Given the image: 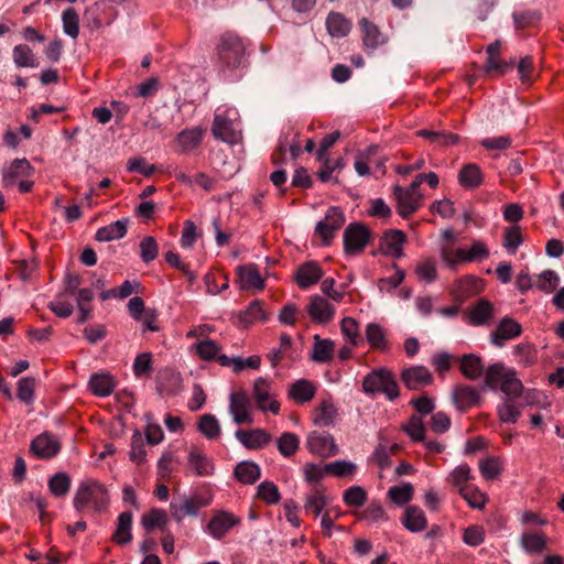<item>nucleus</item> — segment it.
Instances as JSON below:
<instances>
[{"label":"nucleus","instance_id":"1","mask_svg":"<svg viewBox=\"0 0 564 564\" xmlns=\"http://www.w3.org/2000/svg\"><path fill=\"white\" fill-rule=\"evenodd\" d=\"M216 51L217 64L220 70L231 72L241 65L246 47L242 40L236 33L227 31L220 35Z\"/></svg>","mask_w":564,"mask_h":564},{"label":"nucleus","instance_id":"2","mask_svg":"<svg viewBox=\"0 0 564 564\" xmlns=\"http://www.w3.org/2000/svg\"><path fill=\"white\" fill-rule=\"evenodd\" d=\"M109 503L108 490L96 480L82 482L74 496L73 505L78 512L91 508L95 512L105 511Z\"/></svg>","mask_w":564,"mask_h":564},{"label":"nucleus","instance_id":"3","mask_svg":"<svg viewBox=\"0 0 564 564\" xmlns=\"http://www.w3.org/2000/svg\"><path fill=\"white\" fill-rule=\"evenodd\" d=\"M362 391L366 394L382 393L389 400H394L400 395L395 378L387 368L373 369L365 376L362 380Z\"/></svg>","mask_w":564,"mask_h":564},{"label":"nucleus","instance_id":"4","mask_svg":"<svg viewBox=\"0 0 564 564\" xmlns=\"http://www.w3.org/2000/svg\"><path fill=\"white\" fill-rule=\"evenodd\" d=\"M345 221L346 217L340 207L332 206L327 209L325 218L315 226V234L321 238L323 246L332 243L335 232L344 226Z\"/></svg>","mask_w":564,"mask_h":564},{"label":"nucleus","instance_id":"5","mask_svg":"<svg viewBox=\"0 0 564 564\" xmlns=\"http://www.w3.org/2000/svg\"><path fill=\"white\" fill-rule=\"evenodd\" d=\"M369 229L359 223L349 224L344 231V250L354 256L361 252L369 242Z\"/></svg>","mask_w":564,"mask_h":564},{"label":"nucleus","instance_id":"6","mask_svg":"<svg viewBox=\"0 0 564 564\" xmlns=\"http://www.w3.org/2000/svg\"><path fill=\"white\" fill-rule=\"evenodd\" d=\"M241 519L234 513L225 510H218L212 516L206 531L214 539L221 540L232 528L239 525Z\"/></svg>","mask_w":564,"mask_h":564},{"label":"nucleus","instance_id":"7","mask_svg":"<svg viewBox=\"0 0 564 564\" xmlns=\"http://www.w3.org/2000/svg\"><path fill=\"white\" fill-rule=\"evenodd\" d=\"M210 499H198L195 497H182L170 503V512L176 522H182L185 517H196L202 507L208 506Z\"/></svg>","mask_w":564,"mask_h":564},{"label":"nucleus","instance_id":"8","mask_svg":"<svg viewBox=\"0 0 564 564\" xmlns=\"http://www.w3.org/2000/svg\"><path fill=\"white\" fill-rule=\"evenodd\" d=\"M306 445L311 453L321 457H332L339 452L334 437L327 432L314 431L310 433Z\"/></svg>","mask_w":564,"mask_h":564},{"label":"nucleus","instance_id":"9","mask_svg":"<svg viewBox=\"0 0 564 564\" xmlns=\"http://www.w3.org/2000/svg\"><path fill=\"white\" fill-rule=\"evenodd\" d=\"M61 451V443L50 433L37 435L30 445V452L39 459H51Z\"/></svg>","mask_w":564,"mask_h":564},{"label":"nucleus","instance_id":"10","mask_svg":"<svg viewBox=\"0 0 564 564\" xmlns=\"http://www.w3.org/2000/svg\"><path fill=\"white\" fill-rule=\"evenodd\" d=\"M401 380L410 390H420L433 382L431 371L424 366H412L401 371Z\"/></svg>","mask_w":564,"mask_h":564},{"label":"nucleus","instance_id":"11","mask_svg":"<svg viewBox=\"0 0 564 564\" xmlns=\"http://www.w3.org/2000/svg\"><path fill=\"white\" fill-rule=\"evenodd\" d=\"M250 400L246 392H232L229 397V413L237 424H251L253 419L249 412Z\"/></svg>","mask_w":564,"mask_h":564},{"label":"nucleus","instance_id":"12","mask_svg":"<svg viewBox=\"0 0 564 564\" xmlns=\"http://www.w3.org/2000/svg\"><path fill=\"white\" fill-rule=\"evenodd\" d=\"M522 333V326L511 317H503L490 335V340L495 346L502 347L507 340L519 337Z\"/></svg>","mask_w":564,"mask_h":564},{"label":"nucleus","instance_id":"13","mask_svg":"<svg viewBox=\"0 0 564 564\" xmlns=\"http://www.w3.org/2000/svg\"><path fill=\"white\" fill-rule=\"evenodd\" d=\"M452 400L459 412H466L470 408L478 405L481 401L479 391L467 384L456 386L452 392Z\"/></svg>","mask_w":564,"mask_h":564},{"label":"nucleus","instance_id":"14","mask_svg":"<svg viewBox=\"0 0 564 564\" xmlns=\"http://www.w3.org/2000/svg\"><path fill=\"white\" fill-rule=\"evenodd\" d=\"M306 311L310 314L312 321L317 324L329 323L335 314L334 305L319 295H313L310 297V303L306 306Z\"/></svg>","mask_w":564,"mask_h":564},{"label":"nucleus","instance_id":"15","mask_svg":"<svg viewBox=\"0 0 564 564\" xmlns=\"http://www.w3.org/2000/svg\"><path fill=\"white\" fill-rule=\"evenodd\" d=\"M237 282L241 290L262 291L265 282L253 263L237 267Z\"/></svg>","mask_w":564,"mask_h":564},{"label":"nucleus","instance_id":"16","mask_svg":"<svg viewBox=\"0 0 564 564\" xmlns=\"http://www.w3.org/2000/svg\"><path fill=\"white\" fill-rule=\"evenodd\" d=\"M393 195L398 202V213L402 218H409L419 209L421 203L420 194L411 193L409 189L395 185L393 187Z\"/></svg>","mask_w":564,"mask_h":564},{"label":"nucleus","instance_id":"17","mask_svg":"<svg viewBox=\"0 0 564 564\" xmlns=\"http://www.w3.org/2000/svg\"><path fill=\"white\" fill-rule=\"evenodd\" d=\"M235 436L246 448L252 451L264 448L272 440L271 434L263 429L237 430Z\"/></svg>","mask_w":564,"mask_h":564},{"label":"nucleus","instance_id":"18","mask_svg":"<svg viewBox=\"0 0 564 564\" xmlns=\"http://www.w3.org/2000/svg\"><path fill=\"white\" fill-rule=\"evenodd\" d=\"M406 236L402 230L390 229L381 238L380 250L383 254L399 259L403 256Z\"/></svg>","mask_w":564,"mask_h":564},{"label":"nucleus","instance_id":"19","mask_svg":"<svg viewBox=\"0 0 564 564\" xmlns=\"http://www.w3.org/2000/svg\"><path fill=\"white\" fill-rule=\"evenodd\" d=\"M323 275L324 271L316 261H307L296 269L294 279L300 289H307L316 284Z\"/></svg>","mask_w":564,"mask_h":564},{"label":"nucleus","instance_id":"20","mask_svg":"<svg viewBox=\"0 0 564 564\" xmlns=\"http://www.w3.org/2000/svg\"><path fill=\"white\" fill-rule=\"evenodd\" d=\"M212 133L216 139L235 144L239 141L240 134L234 129V123L224 115H215Z\"/></svg>","mask_w":564,"mask_h":564},{"label":"nucleus","instance_id":"21","mask_svg":"<svg viewBox=\"0 0 564 564\" xmlns=\"http://www.w3.org/2000/svg\"><path fill=\"white\" fill-rule=\"evenodd\" d=\"M33 167L26 159H15L2 172V183L4 187H13L20 177L30 176Z\"/></svg>","mask_w":564,"mask_h":564},{"label":"nucleus","instance_id":"22","mask_svg":"<svg viewBox=\"0 0 564 564\" xmlns=\"http://www.w3.org/2000/svg\"><path fill=\"white\" fill-rule=\"evenodd\" d=\"M252 395L256 400V403H257V406L259 408V410H261L263 412L269 410L273 414L279 413L280 403L278 401L273 400L269 403V405H267V401L269 400V397H270V383L267 379L258 378L254 381Z\"/></svg>","mask_w":564,"mask_h":564},{"label":"nucleus","instance_id":"23","mask_svg":"<svg viewBox=\"0 0 564 564\" xmlns=\"http://www.w3.org/2000/svg\"><path fill=\"white\" fill-rule=\"evenodd\" d=\"M494 314V304L486 299H479L469 308L468 323L474 326L486 325L492 319Z\"/></svg>","mask_w":564,"mask_h":564},{"label":"nucleus","instance_id":"24","mask_svg":"<svg viewBox=\"0 0 564 564\" xmlns=\"http://www.w3.org/2000/svg\"><path fill=\"white\" fill-rule=\"evenodd\" d=\"M203 129L194 127L182 130L175 138V145L181 153H189L195 150L203 140Z\"/></svg>","mask_w":564,"mask_h":564},{"label":"nucleus","instance_id":"25","mask_svg":"<svg viewBox=\"0 0 564 564\" xmlns=\"http://www.w3.org/2000/svg\"><path fill=\"white\" fill-rule=\"evenodd\" d=\"M128 218L118 219L107 226L99 228L96 232V240L107 242L123 238L128 231Z\"/></svg>","mask_w":564,"mask_h":564},{"label":"nucleus","instance_id":"26","mask_svg":"<svg viewBox=\"0 0 564 564\" xmlns=\"http://www.w3.org/2000/svg\"><path fill=\"white\" fill-rule=\"evenodd\" d=\"M351 22L343 13L332 11L326 18V28L332 37H345L351 30Z\"/></svg>","mask_w":564,"mask_h":564},{"label":"nucleus","instance_id":"27","mask_svg":"<svg viewBox=\"0 0 564 564\" xmlns=\"http://www.w3.org/2000/svg\"><path fill=\"white\" fill-rule=\"evenodd\" d=\"M484 175L475 163L465 164L458 172V183L466 189H474L482 184Z\"/></svg>","mask_w":564,"mask_h":564},{"label":"nucleus","instance_id":"28","mask_svg":"<svg viewBox=\"0 0 564 564\" xmlns=\"http://www.w3.org/2000/svg\"><path fill=\"white\" fill-rule=\"evenodd\" d=\"M235 478L243 485H253L261 476L259 465L251 460H243L237 464L234 469Z\"/></svg>","mask_w":564,"mask_h":564},{"label":"nucleus","instance_id":"29","mask_svg":"<svg viewBox=\"0 0 564 564\" xmlns=\"http://www.w3.org/2000/svg\"><path fill=\"white\" fill-rule=\"evenodd\" d=\"M187 463L196 476L206 477L214 474L215 467L213 460L197 449L189 452Z\"/></svg>","mask_w":564,"mask_h":564},{"label":"nucleus","instance_id":"30","mask_svg":"<svg viewBox=\"0 0 564 564\" xmlns=\"http://www.w3.org/2000/svg\"><path fill=\"white\" fill-rule=\"evenodd\" d=\"M500 47H501V41L500 40H496L494 41L492 43H490L487 47H486V53H487V62L485 64V72L486 73H490V72H498L499 74H503L507 72L508 68L511 67V64H508L506 62H502L499 59V55H500Z\"/></svg>","mask_w":564,"mask_h":564},{"label":"nucleus","instance_id":"31","mask_svg":"<svg viewBox=\"0 0 564 564\" xmlns=\"http://www.w3.org/2000/svg\"><path fill=\"white\" fill-rule=\"evenodd\" d=\"M460 372L466 379H479L485 372L481 358L474 354L463 355L460 358Z\"/></svg>","mask_w":564,"mask_h":564},{"label":"nucleus","instance_id":"32","mask_svg":"<svg viewBox=\"0 0 564 564\" xmlns=\"http://www.w3.org/2000/svg\"><path fill=\"white\" fill-rule=\"evenodd\" d=\"M416 135L429 140L431 143L437 147H449L457 144L460 141V137L453 132L436 131L429 129H421L416 131Z\"/></svg>","mask_w":564,"mask_h":564},{"label":"nucleus","instance_id":"33","mask_svg":"<svg viewBox=\"0 0 564 564\" xmlns=\"http://www.w3.org/2000/svg\"><path fill=\"white\" fill-rule=\"evenodd\" d=\"M520 545L528 554H539L546 549V535L542 532H524L520 538Z\"/></svg>","mask_w":564,"mask_h":564},{"label":"nucleus","instance_id":"34","mask_svg":"<svg viewBox=\"0 0 564 564\" xmlns=\"http://www.w3.org/2000/svg\"><path fill=\"white\" fill-rule=\"evenodd\" d=\"M116 387V380L108 373H94L89 379V388L95 395L108 397Z\"/></svg>","mask_w":564,"mask_h":564},{"label":"nucleus","instance_id":"35","mask_svg":"<svg viewBox=\"0 0 564 564\" xmlns=\"http://www.w3.org/2000/svg\"><path fill=\"white\" fill-rule=\"evenodd\" d=\"M402 523L411 532H421L427 525L424 512L415 506L405 509Z\"/></svg>","mask_w":564,"mask_h":564},{"label":"nucleus","instance_id":"36","mask_svg":"<svg viewBox=\"0 0 564 564\" xmlns=\"http://www.w3.org/2000/svg\"><path fill=\"white\" fill-rule=\"evenodd\" d=\"M511 369L506 368L502 362L490 365L484 372V386L491 390H497L501 382L507 378Z\"/></svg>","mask_w":564,"mask_h":564},{"label":"nucleus","instance_id":"37","mask_svg":"<svg viewBox=\"0 0 564 564\" xmlns=\"http://www.w3.org/2000/svg\"><path fill=\"white\" fill-rule=\"evenodd\" d=\"M334 341L330 339H323L318 335L314 336V346L312 351V360L318 364H325L334 357Z\"/></svg>","mask_w":564,"mask_h":564},{"label":"nucleus","instance_id":"38","mask_svg":"<svg viewBox=\"0 0 564 564\" xmlns=\"http://www.w3.org/2000/svg\"><path fill=\"white\" fill-rule=\"evenodd\" d=\"M132 513L129 511L122 512L118 517L117 529L112 534V541L117 544H127L132 540L131 534Z\"/></svg>","mask_w":564,"mask_h":564},{"label":"nucleus","instance_id":"39","mask_svg":"<svg viewBox=\"0 0 564 564\" xmlns=\"http://www.w3.org/2000/svg\"><path fill=\"white\" fill-rule=\"evenodd\" d=\"M289 394L295 402L303 404L314 398L315 387L311 381L301 379L291 386Z\"/></svg>","mask_w":564,"mask_h":564},{"label":"nucleus","instance_id":"40","mask_svg":"<svg viewBox=\"0 0 564 564\" xmlns=\"http://www.w3.org/2000/svg\"><path fill=\"white\" fill-rule=\"evenodd\" d=\"M141 524L145 531H152L159 528L163 532L166 531L167 514L163 509L153 508L144 513L141 518Z\"/></svg>","mask_w":564,"mask_h":564},{"label":"nucleus","instance_id":"41","mask_svg":"<svg viewBox=\"0 0 564 564\" xmlns=\"http://www.w3.org/2000/svg\"><path fill=\"white\" fill-rule=\"evenodd\" d=\"M359 25L364 33L362 41L366 47L373 50L383 43L381 32L375 23L367 18H362L359 21Z\"/></svg>","mask_w":564,"mask_h":564},{"label":"nucleus","instance_id":"42","mask_svg":"<svg viewBox=\"0 0 564 564\" xmlns=\"http://www.w3.org/2000/svg\"><path fill=\"white\" fill-rule=\"evenodd\" d=\"M193 348L195 349L196 355L205 361H213L217 360L218 357L221 356L220 350L221 347L218 345L215 340L210 338H205L202 340H198L193 345Z\"/></svg>","mask_w":564,"mask_h":564},{"label":"nucleus","instance_id":"43","mask_svg":"<svg viewBox=\"0 0 564 564\" xmlns=\"http://www.w3.org/2000/svg\"><path fill=\"white\" fill-rule=\"evenodd\" d=\"M276 447L283 457H292L300 448V438L295 433L284 432L276 440Z\"/></svg>","mask_w":564,"mask_h":564},{"label":"nucleus","instance_id":"44","mask_svg":"<svg viewBox=\"0 0 564 564\" xmlns=\"http://www.w3.org/2000/svg\"><path fill=\"white\" fill-rule=\"evenodd\" d=\"M337 415V409L329 400H323L315 410L314 423L319 426H330Z\"/></svg>","mask_w":564,"mask_h":564},{"label":"nucleus","instance_id":"45","mask_svg":"<svg viewBox=\"0 0 564 564\" xmlns=\"http://www.w3.org/2000/svg\"><path fill=\"white\" fill-rule=\"evenodd\" d=\"M327 505V498L324 490L315 488L310 495L306 496L304 509L306 512H312L317 518Z\"/></svg>","mask_w":564,"mask_h":564},{"label":"nucleus","instance_id":"46","mask_svg":"<svg viewBox=\"0 0 564 564\" xmlns=\"http://www.w3.org/2000/svg\"><path fill=\"white\" fill-rule=\"evenodd\" d=\"M499 389L502 393L506 394L505 400L514 401L521 395L523 391V384L521 380L517 378L516 371L510 370L509 375H507V378L501 382Z\"/></svg>","mask_w":564,"mask_h":564},{"label":"nucleus","instance_id":"47","mask_svg":"<svg viewBox=\"0 0 564 564\" xmlns=\"http://www.w3.org/2000/svg\"><path fill=\"white\" fill-rule=\"evenodd\" d=\"M69 488L70 477L64 471L56 473L48 479V489L57 498L66 496Z\"/></svg>","mask_w":564,"mask_h":564},{"label":"nucleus","instance_id":"48","mask_svg":"<svg viewBox=\"0 0 564 564\" xmlns=\"http://www.w3.org/2000/svg\"><path fill=\"white\" fill-rule=\"evenodd\" d=\"M13 61L18 67H37L39 62L32 50L24 44H19L13 48Z\"/></svg>","mask_w":564,"mask_h":564},{"label":"nucleus","instance_id":"49","mask_svg":"<svg viewBox=\"0 0 564 564\" xmlns=\"http://www.w3.org/2000/svg\"><path fill=\"white\" fill-rule=\"evenodd\" d=\"M522 406L512 400H505L497 408V414L502 423H516L521 415Z\"/></svg>","mask_w":564,"mask_h":564},{"label":"nucleus","instance_id":"50","mask_svg":"<svg viewBox=\"0 0 564 564\" xmlns=\"http://www.w3.org/2000/svg\"><path fill=\"white\" fill-rule=\"evenodd\" d=\"M197 429L207 440H215L220 435V425L213 414L200 416Z\"/></svg>","mask_w":564,"mask_h":564},{"label":"nucleus","instance_id":"51","mask_svg":"<svg viewBox=\"0 0 564 564\" xmlns=\"http://www.w3.org/2000/svg\"><path fill=\"white\" fill-rule=\"evenodd\" d=\"M459 494L471 508L481 509L486 505V495L471 485L460 487Z\"/></svg>","mask_w":564,"mask_h":564},{"label":"nucleus","instance_id":"52","mask_svg":"<svg viewBox=\"0 0 564 564\" xmlns=\"http://www.w3.org/2000/svg\"><path fill=\"white\" fill-rule=\"evenodd\" d=\"M560 278L557 273L553 270H544L542 273H540L534 281V286L544 292V293H551L558 286Z\"/></svg>","mask_w":564,"mask_h":564},{"label":"nucleus","instance_id":"53","mask_svg":"<svg viewBox=\"0 0 564 564\" xmlns=\"http://www.w3.org/2000/svg\"><path fill=\"white\" fill-rule=\"evenodd\" d=\"M366 338L369 345L375 349H384L387 347L386 334L379 324L370 323L366 327Z\"/></svg>","mask_w":564,"mask_h":564},{"label":"nucleus","instance_id":"54","mask_svg":"<svg viewBox=\"0 0 564 564\" xmlns=\"http://www.w3.org/2000/svg\"><path fill=\"white\" fill-rule=\"evenodd\" d=\"M403 431L414 442L425 441V426L421 416L413 414L406 425L403 426Z\"/></svg>","mask_w":564,"mask_h":564},{"label":"nucleus","instance_id":"55","mask_svg":"<svg viewBox=\"0 0 564 564\" xmlns=\"http://www.w3.org/2000/svg\"><path fill=\"white\" fill-rule=\"evenodd\" d=\"M64 32L72 39L79 34V17L74 8H67L62 15Z\"/></svg>","mask_w":564,"mask_h":564},{"label":"nucleus","instance_id":"56","mask_svg":"<svg viewBox=\"0 0 564 564\" xmlns=\"http://www.w3.org/2000/svg\"><path fill=\"white\" fill-rule=\"evenodd\" d=\"M257 497L268 505H275L281 499L279 488L272 481L261 482L257 489Z\"/></svg>","mask_w":564,"mask_h":564},{"label":"nucleus","instance_id":"57","mask_svg":"<svg viewBox=\"0 0 564 564\" xmlns=\"http://www.w3.org/2000/svg\"><path fill=\"white\" fill-rule=\"evenodd\" d=\"M512 18L516 29L524 30L535 25L541 19V13L538 10H525L521 12H514Z\"/></svg>","mask_w":564,"mask_h":564},{"label":"nucleus","instance_id":"58","mask_svg":"<svg viewBox=\"0 0 564 564\" xmlns=\"http://www.w3.org/2000/svg\"><path fill=\"white\" fill-rule=\"evenodd\" d=\"M36 380L33 377H23L18 381L17 397L25 404H31L34 401V390Z\"/></svg>","mask_w":564,"mask_h":564},{"label":"nucleus","instance_id":"59","mask_svg":"<svg viewBox=\"0 0 564 564\" xmlns=\"http://www.w3.org/2000/svg\"><path fill=\"white\" fill-rule=\"evenodd\" d=\"M479 470L485 479L494 480L499 477L502 471V467L497 457L489 456L480 460Z\"/></svg>","mask_w":564,"mask_h":564},{"label":"nucleus","instance_id":"60","mask_svg":"<svg viewBox=\"0 0 564 564\" xmlns=\"http://www.w3.org/2000/svg\"><path fill=\"white\" fill-rule=\"evenodd\" d=\"M343 500L348 507H362L367 501V492L360 486H352L345 490Z\"/></svg>","mask_w":564,"mask_h":564},{"label":"nucleus","instance_id":"61","mask_svg":"<svg viewBox=\"0 0 564 564\" xmlns=\"http://www.w3.org/2000/svg\"><path fill=\"white\" fill-rule=\"evenodd\" d=\"M522 242L523 238L519 226H511L505 230L503 247L508 252L514 254Z\"/></svg>","mask_w":564,"mask_h":564},{"label":"nucleus","instance_id":"62","mask_svg":"<svg viewBox=\"0 0 564 564\" xmlns=\"http://www.w3.org/2000/svg\"><path fill=\"white\" fill-rule=\"evenodd\" d=\"M513 354L517 361L524 367L532 366L536 361V352L530 344L517 345L513 349Z\"/></svg>","mask_w":564,"mask_h":564},{"label":"nucleus","instance_id":"63","mask_svg":"<svg viewBox=\"0 0 564 564\" xmlns=\"http://www.w3.org/2000/svg\"><path fill=\"white\" fill-rule=\"evenodd\" d=\"M145 456L147 451L142 435L139 431H135L131 437L130 459L135 464L141 465L144 463Z\"/></svg>","mask_w":564,"mask_h":564},{"label":"nucleus","instance_id":"64","mask_svg":"<svg viewBox=\"0 0 564 564\" xmlns=\"http://www.w3.org/2000/svg\"><path fill=\"white\" fill-rule=\"evenodd\" d=\"M325 470L336 477L343 478L352 476L356 471V465L347 460H336L325 465Z\"/></svg>","mask_w":564,"mask_h":564}]
</instances>
